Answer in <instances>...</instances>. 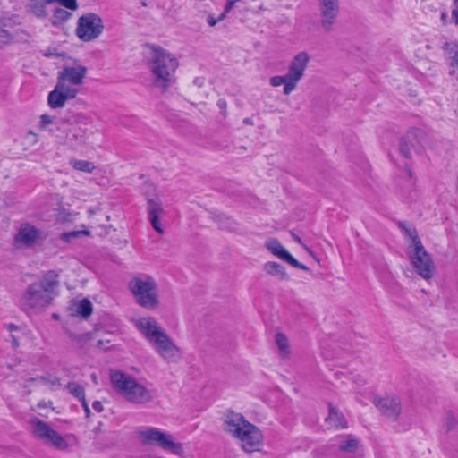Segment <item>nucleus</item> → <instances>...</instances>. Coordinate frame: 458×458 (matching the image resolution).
<instances>
[{"label": "nucleus", "instance_id": "obj_41", "mask_svg": "<svg viewBox=\"0 0 458 458\" xmlns=\"http://www.w3.org/2000/svg\"><path fill=\"white\" fill-rule=\"evenodd\" d=\"M452 17L455 25L458 26V4L454 5V8L452 11Z\"/></svg>", "mask_w": 458, "mask_h": 458}, {"label": "nucleus", "instance_id": "obj_38", "mask_svg": "<svg viewBox=\"0 0 458 458\" xmlns=\"http://www.w3.org/2000/svg\"><path fill=\"white\" fill-rule=\"evenodd\" d=\"M235 3L236 2H234L233 0H227L226 1L224 12L222 13H225V18L226 17L227 13L233 10V8L234 7Z\"/></svg>", "mask_w": 458, "mask_h": 458}, {"label": "nucleus", "instance_id": "obj_51", "mask_svg": "<svg viewBox=\"0 0 458 458\" xmlns=\"http://www.w3.org/2000/svg\"><path fill=\"white\" fill-rule=\"evenodd\" d=\"M408 174H409L410 176L411 175V172L410 169H408Z\"/></svg>", "mask_w": 458, "mask_h": 458}, {"label": "nucleus", "instance_id": "obj_24", "mask_svg": "<svg viewBox=\"0 0 458 458\" xmlns=\"http://www.w3.org/2000/svg\"><path fill=\"white\" fill-rule=\"evenodd\" d=\"M326 420L328 423L333 424L336 428H344L346 425V421L342 413H340L335 408H334L331 404L329 405V414Z\"/></svg>", "mask_w": 458, "mask_h": 458}, {"label": "nucleus", "instance_id": "obj_29", "mask_svg": "<svg viewBox=\"0 0 458 458\" xmlns=\"http://www.w3.org/2000/svg\"><path fill=\"white\" fill-rule=\"evenodd\" d=\"M70 164L75 170L86 173H91L95 169L94 164L87 160L72 159Z\"/></svg>", "mask_w": 458, "mask_h": 458}, {"label": "nucleus", "instance_id": "obj_49", "mask_svg": "<svg viewBox=\"0 0 458 458\" xmlns=\"http://www.w3.org/2000/svg\"><path fill=\"white\" fill-rule=\"evenodd\" d=\"M71 234H72V236H76V235H78V234H79V232H72Z\"/></svg>", "mask_w": 458, "mask_h": 458}, {"label": "nucleus", "instance_id": "obj_17", "mask_svg": "<svg viewBox=\"0 0 458 458\" xmlns=\"http://www.w3.org/2000/svg\"><path fill=\"white\" fill-rule=\"evenodd\" d=\"M38 236L39 231L35 226L30 224H22L15 235V242L23 246L30 247Z\"/></svg>", "mask_w": 458, "mask_h": 458}, {"label": "nucleus", "instance_id": "obj_3", "mask_svg": "<svg viewBox=\"0 0 458 458\" xmlns=\"http://www.w3.org/2000/svg\"><path fill=\"white\" fill-rule=\"evenodd\" d=\"M224 430L241 442L242 448L248 453L259 449L262 435L258 427L249 422L241 413L228 411L225 416Z\"/></svg>", "mask_w": 458, "mask_h": 458}, {"label": "nucleus", "instance_id": "obj_34", "mask_svg": "<svg viewBox=\"0 0 458 458\" xmlns=\"http://www.w3.org/2000/svg\"><path fill=\"white\" fill-rule=\"evenodd\" d=\"M39 380L41 382H43L45 385H48V386H60L61 384H60V380L58 377H55V376H45V377H41L39 378Z\"/></svg>", "mask_w": 458, "mask_h": 458}, {"label": "nucleus", "instance_id": "obj_8", "mask_svg": "<svg viewBox=\"0 0 458 458\" xmlns=\"http://www.w3.org/2000/svg\"><path fill=\"white\" fill-rule=\"evenodd\" d=\"M104 28L103 21L99 15L88 13L79 17L75 34L81 41L90 42L103 33Z\"/></svg>", "mask_w": 458, "mask_h": 458}, {"label": "nucleus", "instance_id": "obj_30", "mask_svg": "<svg viewBox=\"0 0 458 458\" xmlns=\"http://www.w3.org/2000/svg\"><path fill=\"white\" fill-rule=\"evenodd\" d=\"M66 387L69 389L70 393L80 402L85 399L84 388L78 383L69 382Z\"/></svg>", "mask_w": 458, "mask_h": 458}, {"label": "nucleus", "instance_id": "obj_37", "mask_svg": "<svg viewBox=\"0 0 458 458\" xmlns=\"http://www.w3.org/2000/svg\"><path fill=\"white\" fill-rule=\"evenodd\" d=\"M54 118L47 114H43L40 116V123L42 127L52 124Z\"/></svg>", "mask_w": 458, "mask_h": 458}, {"label": "nucleus", "instance_id": "obj_26", "mask_svg": "<svg viewBox=\"0 0 458 458\" xmlns=\"http://www.w3.org/2000/svg\"><path fill=\"white\" fill-rule=\"evenodd\" d=\"M56 89H58L64 96H65L66 100L74 98L78 93V90L66 84V81L58 79L56 83Z\"/></svg>", "mask_w": 458, "mask_h": 458}, {"label": "nucleus", "instance_id": "obj_4", "mask_svg": "<svg viewBox=\"0 0 458 458\" xmlns=\"http://www.w3.org/2000/svg\"><path fill=\"white\" fill-rule=\"evenodd\" d=\"M110 381L115 392L131 403L145 405L154 400V390L127 373L111 371Z\"/></svg>", "mask_w": 458, "mask_h": 458}, {"label": "nucleus", "instance_id": "obj_22", "mask_svg": "<svg viewBox=\"0 0 458 458\" xmlns=\"http://www.w3.org/2000/svg\"><path fill=\"white\" fill-rule=\"evenodd\" d=\"M358 439L352 435L343 437L338 443V448L341 451L354 453L358 446Z\"/></svg>", "mask_w": 458, "mask_h": 458}, {"label": "nucleus", "instance_id": "obj_43", "mask_svg": "<svg viewBox=\"0 0 458 458\" xmlns=\"http://www.w3.org/2000/svg\"><path fill=\"white\" fill-rule=\"evenodd\" d=\"M12 344H13V348H16L19 346V342L14 335H12Z\"/></svg>", "mask_w": 458, "mask_h": 458}, {"label": "nucleus", "instance_id": "obj_46", "mask_svg": "<svg viewBox=\"0 0 458 458\" xmlns=\"http://www.w3.org/2000/svg\"><path fill=\"white\" fill-rule=\"evenodd\" d=\"M218 106H219L221 108H222V107H224V106H225V101H224V100H219V101H218Z\"/></svg>", "mask_w": 458, "mask_h": 458}, {"label": "nucleus", "instance_id": "obj_42", "mask_svg": "<svg viewBox=\"0 0 458 458\" xmlns=\"http://www.w3.org/2000/svg\"><path fill=\"white\" fill-rule=\"evenodd\" d=\"M291 234H292V237L293 238V240L297 243L303 246V242H302L301 239L297 234H295L294 233H291Z\"/></svg>", "mask_w": 458, "mask_h": 458}, {"label": "nucleus", "instance_id": "obj_35", "mask_svg": "<svg viewBox=\"0 0 458 458\" xmlns=\"http://www.w3.org/2000/svg\"><path fill=\"white\" fill-rule=\"evenodd\" d=\"M225 13H221L217 18H215L213 15H208L207 18V22L210 27H214L217 24V22L224 21Z\"/></svg>", "mask_w": 458, "mask_h": 458}, {"label": "nucleus", "instance_id": "obj_1", "mask_svg": "<svg viewBox=\"0 0 458 458\" xmlns=\"http://www.w3.org/2000/svg\"><path fill=\"white\" fill-rule=\"evenodd\" d=\"M60 286L59 275L54 270H48L42 276L30 283L21 299V309L29 312H40L52 304L58 295Z\"/></svg>", "mask_w": 458, "mask_h": 458}, {"label": "nucleus", "instance_id": "obj_27", "mask_svg": "<svg viewBox=\"0 0 458 458\" xmlns=\"http://www.w3.org/2000/svg\"><path fill=\"white\" fill-rule=\"evenodd\" d=\"M445 50L450 59V65L456 66L458 64V46L454 42H448L445 45Z\"/></svg>", "mask_w": 458, "mask_h": 458}, {"label": "nucleus", "instance_id": "obj_25", "mask_svg": "<svg viewBox=\"0 0 458 458\" xmlns=\"http://www.w3.org/2000/svg\"><path fill=\"white\" fill-rule=\"evenodd\" d=\"M72 13L64 9L56 8L53 13L51 22L53 26L59 27L71 19Z\"/></svg>", "mask_w": 458, "mask_h": 458}, {"label": "nucleus", "instance_id": "obj_2", "mask_svg": "<svg viewBox=\"0 0 458 458\" xmlns=\"http://www.w3.org/2000/svg\"><path fill=\"white\" fill-rule=\"evenodd\" d=\"M136 327L165 360L176 362L180 359L179 348L154 318H141Z\"/></svg>", "mask_w": 458, "mask_h": 458}, {"label": "nucleus", "instance_id": "obj_10", "mask_svg": "<svg viewBox=\"0 0 458 458\" xmlns=\"http://www.w3.org/2000/svg\"><path fill=\"white\" fill-rule=\"evenodd\" d=\"M411 249L409 251V256L416 272L425 279L431 278L434 264L430 255L426 251L422 243Z\"/></svg>", "mask_w": 458, "mask_h": 458}, {"label": "nucleus", "instance_id": "obj_16", "mask_svg": "<svg viewBox=\"0 0 458 458\" xmlns=\"http://www.w3.org/2000/svg\"><path fill=\"white\" fill-rule=\"evenodd\" d=\"M87 73V68L82 65L77 67L65 66L63 71L59 72L58 79L69 81L73 85H80Z\"/></svg>", "mask_w": 458, "mask_h": 458}, {"label": "nucleus", "instance_id": "obj_18", "mask_svg": "<svg viewBox=\"0 0 458 458\" xmlns=\"http://www.w3.org/2000/svg\"><path fill=\"white\" fill-rule=\"evenodd\" d=\"M147 202L148 219L152 227L158 233H163L164 230L160 225L158 217L159 214L163 212L160 200L158 199H153L149 195H147Z\"/></svg>", "mask_w": 458, "mask_h": 458}, {"label": "nucleus", "instance_id": "obj_40", "mask_svg": "<svg viewBox=\"0 0 458 458\" xmlns=\"http://www.w3.org/2000/svg\"><path fill=\"white\" fill-rule=\"evenodd\" d=\"M81 403L83 407L86 417L89 418L90 416L91 412H90V409L89 407V404L87 403L86 399L82 400Z\"/></svg>", "mask_w": 458, "mask_h": 458}, {"label": "nucleus", "instance_id": "obj_36", "mask_svg": "<svg viewBox=\"0 0 458 458\" xmlns=\"http://www.w3.org/2000/svg\"><path fill=\"white\" fill-rule=\"evenodd\" d=\"M456 419L452 413H448L445 418V427L447 430H451L456 425Z\"/></svg>", "mask_w": 458, "mask_h": 458}, {"label": "nucleus", "instance_id": "obj_31", "mask_svg": "<svg viewBox=\"0 0 458 458\" xmlns=\"http://www.w3.org/2000/svg\"><path fill=\"white\" fill-rule=\"evenodd\" d=\"M276 345L279 349L280 353L282 355H286L288 353V339H287V337L282 333H277L276 335Z\"/></svg>", "mask_w": 458, "mask_h": 458}, {"label": "nucleus", "instance_id": "obj_44", "mask_svg": "<svg viewBox=\"0 0 458 458\" xmlns=\"http://www.w3.org/2000/svg\"><path fill=\"white\" fill-rule=\"evenodd\" d=\"M5 327L9 330V331H13V330H16L18 329V327L13 325V324H8L5 326Z\"/></svg>", "mask_w": 458, "mask_h": 458}, {"label": "nucleus", "instance_id": "obj_48", "mask_svg": "<svg viewBox=\"0 0 458 458\" xmlns=\"http://www.w3.org/2000/svg\"><path fill=\"white\" fill-rule=\"evenodd\" d=\"M91 379L93 380V382H95L97 384L98 377L95 373L91 374Z\"/></svg>", "mask_w": 458, "mask_h": 458}, {"label": "nucleus", "instance_id": "obj_6", "mask_svg": "<svg viewBox=\"0 0 458 458\" xmlns=\"http://www.w3.org/2000/svg\"><path fill=\"white\" fill-rule=\"evenodd\" d=\"M128 288L140 307L155 309L158 306L157 284L152 276L143 274L132 277L128 284Z\"/></svg>", "mask_w": 458, "mask_h": 458}, {"label": "nucleus", "instance_id": "obj_47", "mask_svg": "<svg viewBox=\"0 0 458 458\" xmlns=\"http://www.w3.org/2000/svg\"><path fill=\"white\" fill-rule=\"evenodd\" d=\"M441 19H442V21H446V19H447V14H446V13H443L441 14Z\"/></svg>", "mask_w": 458, "mask_h": 458}, {"label": "nucleus", "instance_id": "obj_7", "mask_svg": "<svg viewBox=\"0 0 458 458\" xmlns=\"http://www.w3.org/2000/svg\"><path fill=\"white\" fill-rule=\"evenodd\" d=\"M138 437L143 445H157L164 450H170L179 454L183 452L181 443H175L173 437L159 428L149 427L138 431Z\"/></svg>", "mask_w": 458, "mask_h": 458}, {"label": "nucleus", "instance_id": "obj_15", "mask_svg": "<svg viewBox=\"0 0 458 458\" xmlns=\"http://www.w3.org/2000/svg\"><path fill=\"white\" fill-rule=\"evenodd\" d=\"M421 131L418 129L410 130L401 140L400 153L406 158H410L411 151L418 152L420 149V136Z\"/></svg>", "mask_w": 458, "mask_h": 458}, {"label": "nucleus", "instance_id": "obj_19", "mask_svg": "<svg viewBox=\"0 0 458 458\" xmlns=\"http://www.w3.org/2000/svg\"><path fill=\"white\" fill-rule=\"evenodd\" d=\"M86 132L83 129L78 126H72L66 130L64 137V143L72 149L83 146L86 143Z\"/></svg>", "mask_w": 458, "mask_h": 458}, {"label": "nucleus", "instance_id": "obj_39", "mask_svg": "<svg viewBox=\"0 0 458 458\" xmlns=\"http://www.w3.org/2000/svg\"><path fill=\"white\" fill-rule=\"evenodd\" d=\"M92 408L97 411V412H101L103 411L104 410V407H103V404L101 403V402L99 401H94L93 403H92Z\"/></svg>", "mask_w": 458, "mask_h": 458}, {"label": "nucleus", "instance_id": "obj_5", "mask_svg": "<svg viewBox=\"0 0 458 458\" xmlns=\"http://www.w3.org/2000/svg\"><path fill=\"white\" fill-rule=\"evenodd\" d=\"M178 67L177 59L166 50L161 47H152L149 60V69L153 75V85L168 90L175 83V71Z\"/></svg>", "mask_w": 458, "mask_h": 458}, {"label": "nucleus", "instance_id": "obj_28", "mask_svg": "<svg viewBox=\"0 0 458 458\" xmlns=\"http://www.w3.org/2000/svg\"><path fill=\"white\" fill-rule=\"evenodd\" d=\"M92 311V304L88 299H82L77 304L76 312L84 318H89Z\"/></svg>", "mask_w": 458, "mask_h": 458}, {"label": "nucleus", "instance_id": "obj_32", "mask_svg": "<svg viewBox=\"0 0 458 458\" xmlns=\"http://www.w3.org/2000/svg\"><path fill=\"white\" fill-rule=\"evenodd\" d=\"M402 228L405 232L406 235H408L411 240L412 244L410 246V248L419 246L420 243H421V241L420 240V238L418 236V233L414 227L410 226V227H402Z\"/></svg>", "mask_w": 458, "mask_h": 458}, {"label": "nucleus", "instance_id": "obj_13", "mask_svg": "<svg viewBox=\"0 0 458 458\" xmlns=\"http://www.w3.org/2000/svg\"><path fill=\"white\" fill-rule=\"evenodd\" d=\"M374 403L385 416L394 420L398 418L401 412V402L396 396L375 397Z\"/></svg>", "mask_w": 458, "mask_h": 458}, {"label": "nucleus", "instance_id": "obj_11", "mask_svg": "<svg viewBox=\"0 0 458 458\" xmlns=\"http://www.w3.org/2000/svg\"><path fill=\"white\" fill-rule=\"evenodd\" d=\"M310 61V55L306 52H300L291 61L288 67V79L291 80V83L286 85L284 89V94L289 95L295 88L298 81L303 77L304 71Z\"/></svg>", "mask_w": 458, "mask_h": 458}, {"label": "nucleus", "instance_id": "obj_45", "mask_svg": "<svg viewBox=\"0 0 458 458\" xmlns=\"http://www.w3.org/2000/svg\"><path fill=\"white\" fill-rule=\"evenodd\" d=\"M243 123H244L245 124H252V122H251V119H250V118H245V119L243 120Z\"/></svg>", "mask_w": 458, "mask_h": 458}, {"label": "nucleus", "instance_id": "obj_50", "mask_svg": "<svg viewBox=\"0 0 458 458\" xmlns=\"http://www.w3.org/2000/svg\"><path fill=\"white\" fill-rule=\"evenodd\" d=\"M458 4V0H454V5Z\"/></svg>", "mask_w": 458, "mask_h": 458}, {"label": "nucleus", "instance_id": "obj_33", "mask_svg": "<svg viewBox=\"0 0 458 458\" xmlns=\"http://www.w3.org/2000/svg\"><path fill=\"white\" fill-rule=\"evenodd\" d=\"M291 80L288 79V75L285 74L284 76H273L270 78V84L273 86V87H278V86H281L284 84V89L286 88V85L288 83H291Z\"/></svg>", "mask_w": 458, "mask_h": 458}, {"label": "nucleus", "instance_id": "obj_9", "mask_svg": "<svg viewBox=\"0 0 458 458\" xmlns=\"http://www.w3.org/2000/svg\"><path fill=\"white\" fill-rule=\"evenodd\" d=\"M30 424L32 433L38 438L51 444L58 450H64L68 447L66 440L44 420L34 417L30 420Z\"/></svg>", "mask_w": 458, "mask_h": 458}, {"label": "nucleus", "instance_id": "obj_23", "mask_svg": "<svg viewBox=\"0 0 458 458\" xmlns=\"http://www.w3.org/2000/svg\"><path fill=\"white\" fill-rule=\"evenodd\" d=\"M47 101L51 108H60L65 105L66 98L55 87V89L48 94Z\"/></svg>", "mask_w": 458, "mask_h": 458}, {"label": "nucleus", "instance_id": "obj_14", "mask_svg": "<svg viewBox=\"0 0 458 458\" xmlns=\"http://www.w3.org/2000/svg\"><path fill=\"white\" fill-rule=\"evenodd\" d=\"M266 248L273 253L275 256L278 257L283 261L287 262L291 266L296 268H300L304 271H308L309 267L304 264L299 262L294 257H293L280 243L279 241L276 239H270L265 243Z\"/></svg>", "mask_w": 458, "mask_h": 458}, {"label": "nucleus", "instance_id": "obj_20", "mask_svg": "<svg viewBox=\"0 0 458 458\" xmlns=\"http://www.w3.org/2000/svg\"><path fill=\"white\" fill-rule=\"evenodd\" d=\"M263 269L267 275L274 276L278 280L287 281L289 279V276L284 267L279 263L268 261L264 264Z\"/></svg>", "mask_w": 458, "mask_h": 458}, {"label": "nucleus", "instance_id": "obj_12", "mask_svg": "<svg viewBox=\"0 0 458 458\" xmlns=\"http://www.w3.org/2000/svg\"><path fill=\"white\" fill-rule=\"evenodd\" d=\"M321 26L326 31L331 30L339 13L338 0H318Z\"/></svg>", "mask_w": 458, "mask_h": 458}, {"label": "nucleus", "instance_id": "obj_21", "mask_svg": "<svg viewBox=\"0 0 458 458\" xmlns=\"http://www.w3.org/2000/svg\"><path fill=\"white\" fill-rule=\"evenodd\" d=\"M52 4L49 0H30L27 5L29 12L38 18H45L47 15V4Z\"/></svg>", "mask_w": 458, "mask_h": 458}]
</instances>
